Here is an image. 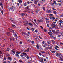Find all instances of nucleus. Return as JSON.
Returning <instances> with one entry per match:
<instances>
[{
  "instance_id": "obj_42",
  "label": "nucleus",
  "mask_w": 63,
  "mask_h": 63,
  "mask_svg": "<svg viewBox=\"0 0 63 63\" xmlns=\"http://www.w3.org/2000/svg\"><path fill=\"white\" fill-rule=\"evenodd\" d=\"M29 7L28 6L26 8H27V9H29Z\"/></svg>"
},
{
  "instance_id": "obj_30",
  "label": "nucleus",
  "mask_w": 63,
  "mask_h": 63,
  "mask_svg": "<svg viewBox=\"0 0 63 63\" xmlns=\"http://www.w3.org/2000/svg\"><path fill=\"white\" fill-rule=\"evenodd\" d=\"M43 10L44 11H45V10H46V9H45V7H43Z\"/></svg>"
},
{
  "instance_id": "obj_10",
  "label": "nucleus",
  "mask_w": 63,
  "mask_h": 63,
  "mask_svg": "<svg viewBox=\"0 0 63 63\" xmlns=\"http://www.w3.org/2000/svg\"><path fill=\"white\" fill-rule=\"evenodd\" d=\"M59 30H57L56 31V34H59Z\"/></svg>"
},
{
  "instance_id": "obj_4",
  "label": "nucleus",
  "mask_w": 63,
  "mask_h": 63,
  "mask_svg": "<svg viewBox=\"0 0 63 63\" xmlns=\"http://www.w3.org/2000/svg\"><path fill=\"white\" fill-rule=\"evenodd\" d=\"M60 55H61V54L59 53H57L56 54V56L57 57H58L59 56H60Z\"/></svg>"
},
{
  "instance_id": "obj_43",
  "label": "nucleus",
  "mask_w": 63,
  "mask_h": 63,
  "mask_svg": "<svg viewBox=\"0 0 63 63\" xmlns=\"http://www.w3.org/2000/svg\"><path fill=\"white\" fill-rule=\"evenodd\" d=\"M58 24L59 26H61V23H59Z\"/></svg>"
},
{
  "instance_id": "obj_35",
  "label": "nucleus",
  "mask_w": 63,
  "mask_h": 63,
  "mask_svg": "<svg viewBox=\"0 0 63 63\" xmlns=\"http://www.w3.org/2000/svg\"><path fill=\"white\" fill-rule=\"evenodd\" d=\"M42 45L43 47H46V46L44 45L43 44Z\"/></svg>"
},
{
  "instance_id": "obj_3",
  "label": "nucleus",
  "mask_w": 63,
  "mask_h": 63,
  "mask_svg": "<svg viewBox=\"0 0 63 63\" xmlns=\"http://www.w3.org/2000/svg\"><path fill=\"white\" fill-rule=\"evenodd\" d=\"M9 31H10L11 32H12V33H15V32H14V31L13 30L10 28H9Z\"/></svg>"
},
{
  "instance_id": "obj_33",
  "label": "nucleus",
  "mask_w": 63,
  "mask_h": 63,
  "mask_svg": "<svg viewBox=\"0 0 63 63\" xmlns=\"http://www.w3.org/2000/svg\"><path fill=\"white\" fill-rule=\"evenodd\" d=\"M35 32H36V33H37L38 30H36L35 31Z\"/></svg>"
},
{
  "instance_id": "obj_29",
  "label": "nucleus",
  "mask_w": 63,
  "mask_h": 63,
  "mask_svg": "<svg viewBox=\"0 0 63 63\" xmlns=\"http://www.w3.org/2000/svg\"><path fill=\"white\" fill-rule=\"evenodd\" d=\"M21 16H24V15H25V14L21 13Z\"/></svg>"
},
{
  "instance_id": "obj_45",
  "label": "nucleus",
  "mask_w": 63,
  "mask_h": 63,
  "mask_svg": "<svg viewBox=\"0 0 63 63\" xmlns=\"http://www.w3.org/2000/svg\"><path fill=\"white\" fill-rule=\"evenodd\" d=\"M45 1V0H42V3H44V2Z\"/></svg>"
},
{
  "instance_id": "obj_52",
  "label": "nucleus",
  "mask_w": 63,
  "mask_h": 63,
  "mask_svg": "<svg viewBox=\"0 0 63 63\" xmlns=\"http://www.w3.org/2000/svg\"><path fill=\"white\" fill-rule=\"evenodd\" d=\"M52 25H53L54 26H55V24H53L52 23Z\"/></svg>"
},
{
  "instance_id": "obj_53",
  "label": "nucleus",
  "mask_w": 63,
  "mask_h": 63,
  "mask_svg": "<svg viewBox=\"0 0 63 63\" xmlns=\"http://www.w3.org/2000/svg\"><path fill=\"white\" fill-rule=\"evenodd\" d=\"M26 58L27 59H29V57L28 56Z\"/></svg>"
},
{
  "instance_id": "obj_17",
  "label": "nucleus",
  "mask_w": 63,
  "mask_h": 63,
  "mask_svg": "<svg viewBox=\"0 0 63 63\" xmlns=\"http://www.w3.org/2000/svg\"><path fill=\"white\" fill-rule=\"evenodd\" d=\"M49 35L50 37H51V38H52V37H53V36H52V35L51 34H50V33H49Z\"/></svg>"
},
{
  "instance_id": "obj_22",
  "label": "nucleus",
  "mask_w": 63,
  "mask_h": 63,
  "mask_svg": "<svg viewBox=\"0 0 63 63\" xmlns=\"http://www.w3.org/2000/svg\"><path fill=\"white\" fill-rule=\"evenodd\" d=\"M53 13L55 14H56L57 12H56L55 11H53Z\"/></svg>"
},
{
  "instance_id": "obj_60",
  "label": "nucleus",
  "mask_w": 63,
  "mask_h": 63,
  "mask_svg": "<svg viewBox=\"0 0 63 63\" xmlns=\"http://www.w3.org/2000/svg\"><path fill=\"white\" fill-rule=\"evenodd\" d=\"M48 31L50 32H51V30H50V29Z\"/></svg>"
},
{
  "instance_id": "obj_36",
  "label": "nucleus",
  "mask_w": 63,
  "mask_h": 63,
  "mask_svg": "<svg viewBox=\"0 0 63 63\" xmlns=\"http://www.w3.org/2000/svg\"><path fill=\"white\" fill-rule=\"evenodd\" d=\"M51 52L53 53H54L55 52V51H52Z\"/></svg>"
},
{
  "instance_id": "obj_59",
  "label": "nucleus",
  "mask_w": 63,
  "mask_h": 63,
  "mask_svg": "<svg viewBox=\"0 0 63 63\" xmlns=\"http://www.w3.org/2000/svg\"><path fill=\"white\" fill-rule=\"evenodd\" d=\"M47 26L48 27H49V25L48 24H47Z\"/></svg>"
},
{
  "instance_id": "obj_19",
  "label": "nucleus",
  "mask_w": 63,
  "mask_h": 63,
  "mask_svg": "<svg viewBox=\"0 0 63 63\" xmlns=\"http://www.w3.org/2000/svg\"><path fill=\"white\" fill-rule=\"evenodd\" d=\"M10 39V40H14V38H13V37L12 38V37H11Z\"/></svg>"
},
{
  "instance_id": "obj_37",
  "label": "nucleus",
  "mask_w": 63,
  "mask_h": 63,
  "mask_svg": "<svg viewBox=\"0 0 63 63\" xmlns=\"http://www.w3.org/2000/svg\"><path fill=\"white\" fill-rule=\"evenodd\" d=\"M10 34V32H7L6 33V34H7V35H9Z\"/></svg>"
},
{
  "instance_id": "obj_24",
  "label": "nucleus",
  "mask_w": 63,
  "mask_h": 63,
  "mask_svg": "<svg viewBox=\"0 0 63 63\" xmlns=\"http://www.w3.org/2000/svg\"><path fill=\"white\" fill-rule=\"evenodd\" d=\"M10 20H11V21L13 23H14V20H13V19L11 18L10 19Z\"/></svg>"
},
{
  "instance_id": "obj_40",
  "label": "nucleus",
  "mask_w": 63,
  "mask_h": 63,
  "mask_svg": "<svg viewBox=\"0 0 63 63\" xmlns=\"http://www.w3.org/2000/svg\"><path fill=\"white\" fill-rule=\"evenodd\" d=\"M55 31L54 30H52V32L53 33H54V32H55Z\"/></svg>"
},
{
  "instance_id": "obj_8",
  "label": "nucleus",
  "mask_w": 63,
  "mask_h": 63,
  "mask_svg": "<svg viewBox=\"0 0 63 63\" xmlns=\"http://www.w3.org/2000/svg\"><path fill=\"white\" fill-rule=\"evenodd\" d=\"M22 54H23V55H25L26 56H27V55L26 54V53H25L24 52H23V53H22Z\"/></svg>"
},
{
  "instance_id": "obj_41",
  "label": "nucleus",
  "mask_w": 63,
  "mask_h": 63,
  "mask_svg": "<svg viewBox=\"0 0 63 63\" xmlns=\"http://www.w3.org/2000/svg\"><path fill=\"white\" fill-rule=\"evenodd\" d=\"M16 53H17V54H20V52L18 51L17 52H16Z\"/></svg>"
},
{
  "instance_id": "obj_56",
  "label": "nucleus",
  "mask_w": 63,
  "mask_h": 63,
  "mask_svg": "<svg viewBox=\"0 0 63 63\" xmlns=\"http://www.w3.org/2000/svg\"><path fill=\"white\" fill-rule=\"evenodd\" d=\"M6 56H9V54H6Z\"/></svg>"
},
{
  "instance_id": "obj_48",
  "label": "nucleus",
  "mask_w": 63,
  "mask_h": 63,
  "mask_svg": "<svg viewBox=\"0 0 63 63\" xmlns=\"http://www.w3.org/2000/svg\"><path fill=\"white\" fill-rule=\"evenodd\" d=\"M4 60H6V59H7V58L5 57H4Z\"/></svg>"
},
{
  "instance_id": "obj_31",
  "label": "nucleus",
  "mask_w": 63,
  "mask_h": 63,
  "mask_svg": "<svg viewBox=\"0 0 63 63\" xmlns=\"http://www.w3.org/2000/svg\"><path fill=\"white\" fill-rule=\"evenodd\" d=\"M10 50V48H7V51H9Z\"/></svg>"
},
{
  "instance_id": "obj_15",
  "label": "nucleus",
  "mask_w": 63,
  "mask_h": 63,
  "mask_svg": "<svg viewBox=\"0 0 63 63\" xmlns=\"http://www.w3.org/2000/svg\"><path fill=\"white\" fill-rule=\"evenodd\" d=\"M14 8V7H13V6H11L10 7V9L11 10H13V9Z\"/></svg>"
},
{
  "instance_id": "obj_63",
  "label": "nucleus",
  "mask_w": 63,
  "mask_h": 63,
  "mask_svg": "<svg viewBox=\"0 0 63 63\" xmlns=\"http://www.w3.org/2000/svg\"><path fill=\"white\" fill-rule=\"evenodd\" d=\"M27 3L28 4H29L30 3V2L29 1H28L27 2Z\"/></svg>"
},
{
  "instance_id": "obj_32",
  "label": "nucleus",
  "mask_w": 63,
  "mask_h": 63,
  "mask_svg": "<svg viewBox=\"0 0 63 63\" xmlns=\"http://www.w3.org/2000/svg\"><path fill=\"white\" fill-rule=\"evenodd\" d=\"M27 5V4L26 3H24V6H26Z\"/></svg>"
},
{
  "instance_id": "obj_16",
  "label": "nucleus",
  "mask_w": 63,
  "mask_h": 63,
  "mask_svg": "<svg viewBox=\"0 0 63 63\" xmlns=\"http://www.w3.org/2000/svg\"><path fill=\"white\" fill-rule=\"evenodd\" d=\"M7 58L9 60H10V61L12 60V58H11V57H9L8 58Z\"/></svg>"
},
{
  "instance_id": "obj_12",
  "label": "nucleus",
  "mask_w": 63,
  "mask_h": 63,
  "mask_svg": "<svg viewBox=\"0 0 63 63\" xmlns=\"http://www.w3.org/2000/svg\"><path fill=\"white\" fill-rule=\"evenodd\" d=\"M18 1L20 4H21L22 3V0H18Z\"/></svg>"
},
{
  "instance_id": "obj_28",
  "label": "nucleus",
  "mask_w": 63,
  "mask_h": 63,
  "mask_svg": "<svg viewBox=\"0 0 63 63\" xmlns=\"http://www.w3.org/2000/svg\"><path fill=\"white\" fill-rule=\"evenodd\" d=\"M38 3V1H36L35 2H34V4H36Z\"/></svg>"
},
{
  "instance_id": "obj_44",
  "label": "nucleus",
  "mask_w": 63,
  "mask_h": 63,
  "mask_svg": "<svg viewBox=\"0 0 63 63\" xmlns=\"http://www.w3.org/2000/svg\"><path fill=\"white\" fill-rule=\"evenodd\" d=\"M46 23L47 24L48 23V21L47 20L46 21Z\"/></svg>"
},
{
  "instance_id": "obj_9",
  "label": "nucleus",
  "mask_w": 63,
  "mask_h": 63,
  "mask_svg": "<svg viewBox=\"0 0 63 63\" xmlns=\"http://www.w3.org/2000/svg\"><path fill=\"white\" fill-rule=\"evenodd\" d=\"M60 56L61 57H59V58H60V59H61V60H62V58H63V56L61 55H60Z\"/></svg>"
},
{
  "instance_id": "obj_27",
  "label": "nucleus",
  "mask_w": 63,
  "mask_h": 63,
  "mask_svg": "<svg viewBox=\"0 0 63 63\" xmlns=\"http://www.w3.org/2000/svg\"><path fill=\"white\" fill-rule=\"evenodd\" d=\"M52 38H53V39H54L55 40V39H56V37H54L53 36V37Z\"/></svg>"
},
{
  "instance_id": "obj_54",
  "label": "nucleus",
  "mask_w": 63,
  "mask_h": 63,
  "mask_svg": "<svg viewBox=\"0 0 63 63\" xmlns=\"http://www.w3.org/2000/svg\"><path fill=\"white\" fill-rule=\"evenodd\" d=\"M20 56L21 57H23V55H22V54H21Z\"/></svg>"
},
{
  "instance_id": "obj_50",
  "label": "nucleus",
  "mask_w": 63,
  "mask_h": 63,
  "mask_svg": "<svg viewBox=\"0 0 63 63\" xmlns=\"http://www.w3.org/2000/svg\"><path fill=\"white\" fill-rule=\"evenodd\" d=\"M40 27L41 28H42V29H43V27L42 26H40Z\"/></svg>"
},
{
  "instance_id": "obj_21",
  "label": "nucleus",
  "mask_w": 63,
  "mask_h": 63,
  "mask_svg": "<svg viewBox=\"0 0 63 63\" xmlns=\"http://www.w3.org/2000/svg\"><path fill=\"white\" fill-rule=\"evenodd\" d=\"M15 55H16V56H18V57H19V55L18 54H17V53H16L15 54Z\"/></svg>"
},
{
  "instance_id": "obj_18",
  "label": "nucleus",
  "mask_w": 63,
  "mask_h": 63,
  "mask_svg": "<svg viewBox=\"0 0 63 63\" xmlns=\"http://www.w3.org/2000/svg\"><path fill=\"white\" fill-rule=\"evenodd\" d=\"M50 43H51V41H48L47 42V43L48 44H50Z\"/></svg>"
},
{
  "instance_id": "obj_2",
  "label": "nucleus",
  "mask_w": 63,
  "mask_h": 63,
  "mask_svg": "<svg viewBox=\"0 0 63 63\" xmlns=\"http://www.w3.org/2000/svg\"><path fill=\"white\" fill-rule=\"evenodd\" d=\"M28 23V21H25L24 23V25H25V26H27V25H28V23Z\"/></svg>"
},
{
  "instance_id": "obj_34",
  "label": "nucleus",
  "mask_w": 63,
  "mask_h": 63,
  "mask_svg": "<svg viewBox=\"0 0 63 63\" xmlns=\"http://www.w3.org/2000/svg\"><path fill=\"white\" fill-rule=\"evenodd\" d=\"M19 61L20 63H21L22 62V60H19Z\"/></svg>"
},
{
  "instance_id": "obj_39",
  "label": "nucleus",
  "mask_w": 63,
  "mask_h": 63,
  "mask_svg": "<svg viewBox=\"0 0 63 63\" xmlns=\"http://www.w3.org/2000/svg\"><path fill=\"white\" fill-rule=\"evenodd\" d=\"M45 19H46V20H49V19H48L47 18H45Z\"/></svg>"
},
{
  "instance_id": "obj_7",
  "label": "nucleus",
  "mask_w": 63,
  "mask_h": 63,
  "mask_svg": "<svg viewBox=\"0 0 63 63\" xmlns=\"http://www.w3.org/2000/svg\"><path fill=\"white\" fill-rule=\"evenodd\" d=\"M36 47L38 49H40V48L39 47V45L38 44L36 45Z\"/></svg>"
},
{
  "instance_id": "obj_64",
  "label": "nucleus",
  "mask_w": 63,
  "mask_h": 63,
  "mask_svg": "<svg viewBox=\"0 0 63 63\" xmlns=\"http://www.w3.org/2000/svg\"><path fill=\"white\" fill-rule=\"evenodd\" d=\"M34 21L35 22H37V20H36V19H35L34 20Z\"/></svg>"
},
{
  "instance_id": "obj_58",
  "label": "nucleus",
  "mask_w": 63,
  "mask_h": 63,
  "mask_svg": "<svg viewBox=\"0 0 63 63\" xmlns=\"http://www.w3.org/2000/svg\"><path fill=\"white\" fill-rule=\"evenodd\" d=\"M42 44H45V41H43L42 42Z\"/></svg>"
},
{
  "instance_id": "obj_11",
  "label": "nucleus",
  "mask_w": 63,
  "mask_h": 63,
  "mask_svg": "<svg viewBox=\"0 0 63 63\" xmlns=\"http://www.w3.org/2000/svg\"><path fill=\"white\" fill-rule=\"evenodd\" d=\"M51 12V11L50 10H47L46 11V13H50Z\"/></svg>"
},
{
  "instance_id": "obj_5",
  "label": "nucleus",
  "mask_w": 63,
  "mask_h": 63,
  "mask_svg": "<svg viewBox=\"0 0 63 63\" xmlns=\"http://www.w3.org/2000/svg\"><path fill=\"white\" fill-rule=\"evenodd\" d=\"M29 48H28L27 50H25L24 51L25 52H29Z\"/></svg>"
},
{
  "instance_id": "obj_55",
  "label": "nucleus",
  "mask_w": 63,
  "mask_h": 63,
  "mask_svg": "<svg viewBox=\"0 0 63 63\" xmlns=\"http://www.w3.org/2000/svg\"><path fill=\"white\" fill-rule=\"evenodd\" d=\"M50 33V34H53V33L51 32H48V34H49Z\"/></svg>"
},
{
  "instance_id": "obj_61",
  "label": "nucleus",
  "mask_w": 63,
  "mask_h": 63,
  "mask_svg": "<svg viewBox=\"0 0 63 63\" xmlns=\"http://www.w3.org/2000/svg\"><path fill=\"white\" fill-rule=\"evenodd\" d=\"M1 13H2V14H3V13H4L3 11H1Z\"/></svg>"
},
{
  "instance_id": "obj_51",
  "label": "nucleus",
  "mask_w": 63,
  "mask_h": 63,
  "mask_svg": "<svg viewBox=\"0 0 63 63\" xmlns=\"http://www.w3.org/2000/svg\"><path fill=\"white\" fill-rule=\"evenodd\" d=\"M29 25H32V24L31 23H29Z\"/></svg>"
},
{
  "instance_id": "obj_26",
  "label": "nucleus",
  "mask_w": 63,
  "mask_h": 63,
  "mask_svg": "<svg viewBox=\"0 0 63 63\" xmlns=\"http://www.w3.org/2000/svg\"><path fill=\"white\" fill-rule=\"evenodd\" d=\"M51 41H52V42L53 43H55V41L54 40H51Z\"/></svg>"
},
{
  "instance_id": "obj_46",
  "label": "nucleus",
  "mask_w": 63,
  "mask_h": 63,
  "mask_svg": "<svg viewBox=\"0 0 63 63\" xmlns=\"http://www.w3.org/2000/svg\"><path fill=\"white\" fill-rule=\"evenodd\" d=\"M39 12V11L38 10H36L35 11V12H36V13H38Z\"/></svg>"
},
{
  "instance_id": "obj_47",
  "label": "nucleus",
  "mask_w": 63,
  "mask_h": 63,
  "mask_svg": "<svg viewBox=\"0 0 63 63\" xmlns=\"http://www.w3.org/2000/svg\"><path fill=\"white\" fill-rule=\"evenodd\" d=\"M49 15L50 16H53V14H50Z\"/></svg>"
},
{
  "instance_id": "obj_25",
  "label": "nucleus",
  "mask_w": 63,
  "mask_h": 63,
  "mask_svg": "<svg viewBox=\"0 0 63 63\" xmlns=\"http://www.w3.org/2000/svg\"><path fill=\"white\" fill-rule=\"evenodd\" d=\"M14 36H15V37H17V35L16 34H14Z\"/></svg>"
},
{
  "instance_id": "obj_1",
  "label": "nucleus",
  "mask_w": 63,
  "mask_h": 63,
  "mask_svg": "<svg viewBox=\"0 0 63 63\" xmlns=\"http://www.w3.org/2000/svg\"><path fill=\"white\" fill-rule=\"evenodd\" d=\"M54 46H56V47H55V49L56 50H59V49L57 48H59V47L58 46H56V45H54Z\"/></svg>"
},
{
  "instance_id": "obj_57",
  "label": "nucleus",
  "mask_w": 63,
  "mask_h": 63,
  "mask_svg": "<svg viewBox=\"0 0 63 63\" xmlns=\"http://www.w3.org/2000/svg\"><path fill=\"white\" fill-rule=\"evenodd\" d=\"M0 5L1 6H3V4H2L1 3H0Z\"/></svg>"
},
{
  "instance_id": "obj_20",
  "label": "nucleus",
  "mask_w": 63,
  "mask_h": 63,
  "mask_svg": "<svg viewBox=\"0 0 63 63\" xmlns=\"http://www.w3.org/2000/svg\"><path fill=\"white\" fill-rule=\"evenodd\" d=\"M11 52H13L14 54H15V51L13 50H12L11 51Z\"/></svg>"
},
{
  "instance_id": "obj_23",
  "label": "nucleus",
  "mask_w": 63,
  "mask_h": 63,
  "mask_svg": "<svg viewBox=\"0 0 63 63\" xmlns=\"http://www.w3.org/2000/svg\"><path fill=\"white\" fill-rule=\"evenodd\" d=\"M21 33L22 35H25V32H22Z\"/></svg>"
},
{
  "instance_id": "obj_49",
  "label": "nucleus",
  "mask_w": 63,
  "mask_h": 63,
  "mask_svg": "<svg viewBox=\"0 0 63 63\" xmlns=\"http://www.w3.org/2000/svg\"><path fill=\"white\" fill-rule=\"evenodd\" d=\"M48 49H52V48L51 47H48Z\"/></svg>"
},
{
  "instance_id": "obj_38",
  "label": "nucleus",
  "mask_w": 63,
  "mask_h": 63,
  "mask_svg": "<svg viewBox=\"0 0 63 63\" xmlns=\"http://www.w3.org/2000/svg\"><path fill=\"white\" fill-rule=\"evenodd\" d=\"M56 23V22H53L52 23H53L54 24H55Z\"/></svg>"
},
{
  "instance_id": "obj_62",
  "label": "nucleus",
  "mask_w": 63,
  "mask_h": 63,
  "mask_svg": "<svg viewBox=\"0 0 63 63\" xmlns=\"http://www.w3.org/2000/svg\"><path fill=\"white\" fill-rule=\"evenodd\" d=\"M52 9L53 10H56V9L55 8H52Z\"/></svg>"
},
{
  "instance_id": "obj_13",
  "label": "nucleus",
  "mask_w": 63,
  "mask_h": 63,
  "mask_svg": "<svg viewBox=\"0 0 63 63\" xmlns=\"http://www.w3.org/2000/svg\"><path fill=\"white\" fill-rule=\"evenodd\" d=\"M59 22H60V23H63V21H62V20L61 19L60 20Z\"/></svg>"
},
{
  "instance_id": "obj_6",
  "label": "nucleus",
  "mask_w": 63,
  "mask_h": 63,
  "mask_svg": "<svg viewBox=\"0 0 63 63\" xmlns=\"http://www.w3.org/2000/svg\"><path fill=\"white\" fill-rule=\"evenodd\" d=\"M49 18L50 19H53V20H54V19H55V18H54L53 17L51 16L50 17H49Z\"/></svg>"
},
{
  "instance_id": "obj_14",
  "label": "nucleus",
  "mask_w": 63,
  "mask_h": 63,
  "mask_svg": "<svg viewBox=\"0 0 63 63\" xmlns=\"http://www.w3.org/2000/svg\"><path fill=\"white\" fill-rule=\"evenodd\" d=\"M48 49V47H46L45 48V50H47Z\"/></svg>"
}]
</instances>
